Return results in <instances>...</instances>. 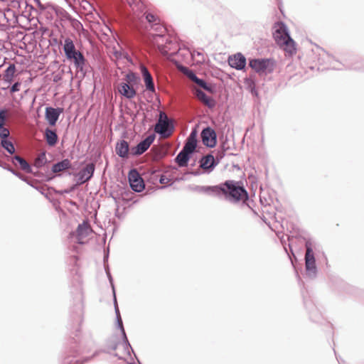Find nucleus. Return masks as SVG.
I'll use <instances>...</instances> for the list:
<instances>
[{
    "label": "nucleus",
    "mask_w": 364,
    "mask_h": 364,
    "mask_svg": "<svg viewBox=\"0 0 364 364\" xmlns=\"http://www.w3.org/2000/svg\"><path fill=\"white\" fill-rule=\"evenodd\" d=\"M252 217L256 220L261 219L272 231H276L279 222L276 218V213L271 206L264 205L262 210V215H259L258 213L252 207Z\"/></svg>",
    "instance_id": "nucleus-3"
},
{
    "label": "nucleus",
    "mask_w": 364,
    "mask_h": 364,
    "mask_svg": "<svg viewBox=\"0 0 364 364\" xmlns=\"http://www.w3.org/2000/svg\"><path fill=\"white\" fill-rule=\"evenodd\" d=\"M272 36L277 44L284 43L290 37L287 26L283 21H276L272 26Z\"/></svg>",
    "instance_id": "nucleus-7"
},
{
    "label": "nucleus",
    "mask_w": 364,
    "mask_h": 364,
    "mask_svg": "<svg viewBox=\"0 0 364 364\" xmlns=\"http://www.w3.org/2000/svg\"><path fill=\"white\" fill-rule=\"evenodd\" d=\"M196 95L199 100L208 107H213L215 105L213 100L200 90H196Z\"/></svg>",
    "instance_id": "nucleus-29"
},
{
    "label": "nucleus",
    "mask_w": 364,
    "mask_h": 364,
    "mask_svg": "<svg viewBox=\"0 0 364 364\" xmlns=\"http://www.w3.org/2000/svg\"><path fill=\"white\" fill-rule=\"evenodd\" d=\"M143 17H144L150 24H151V28L156 32L155 35L159 38H163V36L166 33V29L164 26L156 22L158 20L157 17L150 13H144Z\"/></svg>",
    "instance_id": "nucleus-11"
},
{
    "label": "nucleus",
    "mask_w": 364,
    "mask_h": 364,
    "mask_svg": "<svg viewBox=\"0 0 364 364\" xmlns=\"http://www.w3.org/2000/svg\"><path fill=\"white\" fill-rule=\"evenodd\" d=\"M128 178L130 186L134 191L141 192L144 190V181L136 170H131L129 173Z\"/></svg>",
    "instance_id": "nucleus-10"
},
{
    "label": "nucleus",
    "mask_w": 364,
    "mask_h": 364,
    "mask_svg": "<svg viewBox=\"0 0 364 364\" xmlns=\"http://www.w3.org/2000/svg\"><path fill=\"white\" fill-rule=\"evenodd\" d=\"M129 77H130V75H126V77H127V80L129 79Z\"/></svg>",
    "instance_id": "nucleus-50"
},
{
    "label": "nucleus",
    "mask_w": 364,
    "mask_h": 364,
    "mask_svg": "<svg viewBox=\"0 0 364 364\" xmlns=\"http://www.w3.org/2000/svg\"><path fill=\"white\" fill-rule=\"evenodd\" d=\"M63 112L62 108H53L48 107L46 108V119L51 126L55 125L59 116Z\"/></svg>",
    "instance_id": "nucleus-17"
},
{
    "label": "nucleus",
    "mask_w": 364,
    "mask_h": 364,
    "mask_svg": "<svg viewBox=\"0 0 364 364\" xmlns=\"http://www.w3.org/2000/svg\"><path fill=\"white\" fill-rule=\"evenodd\" d=\"M6 111L5 109L0 110V128H2L4 125V122L6 119Z\"/></svg>",
    "instance_id": "nucleus-41"
},
{
    "label": "nucleus",
    "mask_w": 364,
    "mask_h": 364,
    "mask_svg": "<svg viewBox=\"0 0 364 364\" xmlns=\"http://www.w3.org/2000/svg\"><path fill=\"white\" fill-rule=\"evenodd\" d=\"M116 152L119 156L122 158H127L129 153V144L125 140H122L116 145Z\"/></svg>",
    "instance_id": "nucleus-25"
},
{
    "label": "nucleus",
    "mask_w": 364,
    "mask_h": 364,
    "mask_svg": "<svg viewBox=\"0 0 364 364\" xmlns=\"http://www.w3.org/2000/svg\"><path fill=\"white\" fill-rule=\"evenodd\" d=\"M92 230L87 222H83L80 224L76 231V238L77 242L80 244H84L85 242V239L91 233Z\"/></svg>",
    "instance_id": "nucleus-16"
},
{
    "label": "nucleus",
    "mask_w": 364,
    "mask_h": 364,
    "mask_svg": "<svg viewBox=\"0 0 364 364\" xmlns=\"http://www.w3.org/2000/svg\"><path fill=\"white\" fill-rule=\"evenodd\" d=\"M220 191H217V196L223 195L230 201L237 202L240 200L247 199L248 193L240 181L232 180L226 181L218 186Z\"/></svg>",
    "instance_id": "nucleus-1"
},
{
    "label": "nucleus",
    "mask_w": 364,
    "mask_h": 364,
    "mask_svg": "<svg viewBox=\"0 0 364 364\" xmlns=\"http://www.w3.org/2000/svg\"><path fill=\"white\" fill-rule=\"evenodd\" d=\"M117 90L120 95L127 99H132L136 95L135 89L129 85L128 82L119 83L117 86Z\"/></svg>",
    "instance_id": "nucleus-20"
},
{
    "label": "nucleus",
    "mask_w": 364,
    "mask_h": 364,
    "mask_svg": "<svg viewBox=\"0 0 364 364\" xmlns=\"http://www.w3.org/2000/svg\"><path fill=\"white\" fill-rule=\"evenodd\" d=\"M255 182H256V178L253 176V174L252 173V181H251V183H252V197L253 196H255V193L253 192V189H254V186H255Z\"/></svg>",
    "instance_id": "nucleus-44"
},
{
    "label": "nucleus",
    "mask_w": 364,
    "mask_h": 364,
    "mask_svg": "<svg viewBox=\"0 0 364 364\" xmlns=\"http://www.w3.org/2000/svg\"><path fill=\"white\" fill-rule=\"evenodd\" d=\"M228 64L236 70H242L246 65V58L238 53L229 57Z\"/></svg>",
    "instance_id": "nucleus-18"
},
{
    "label": "nucleus",
    "mask_w": 364,
    "mask_h": 364,
    "mask_svg": "<svg viewBox=\"0 0 364 364\" xmlns=\"http://www.w3.org/2000/svg\"><path fill=\"white\" fill-rule=\"evenodd\" d=\"M318 56V63L326 65V69L342 70L344 66L334 56L323 49H320Z\"/></svg>",
    "instance_id": "nucleus-6"
},
{
    "label": "nucleus",
    "mask_w": 364,
    "mask_h": 364,
    "mask_svg": "<svg viewBox=\"0 0 364 364\" xmlns=\"http://www.w3.org/2000/svg\"><path fill=\"white\" fill-rule=\"evenodd\" d=\"M183 73L187 75V77L191 80L193 82H196V81L198 80V77L191 70H188V68H183Z\"/></svg>",
    "instance_id": "nucleus-39"
},
{
    "label": "nucleus",
    "mask_w": 364,
    "mask_h": 364,
    "mask_svg": "<svg viewBox=\"0 0 364 364\" xmlns=\"http://www.w3.org/2000/svg\"><path fill=\"white\" fill-rule=\"evenodd\" d=\"M141 72L146 90L152 93H155L154 80L150 72L144 65L141 66Z\"/></svg>",
    "instance_id": "nucleus-19"
},
{
    "label": "nucleus",
    "mask_w": 364,
    "mask_h": 364,
    "mask_svg": "<svg viewBox=\"0 0 364 364\" xmlns=\"http://www.w3.org/2000/svg\"><path fill=\"white\" fill-rule=\"evenodd\" d=\"M15 73L16 65L13 63L10 64L4 71L3 75V80L7 84H11L13 81Z\"/></svg>",
    "instance_id": "nucleus-27"
},
{
    "label": "nucleus",
    "mask_w": 364,
    "mask_h": 364,
    "mask_svg": "<svg viewBox=\"0 0 364 364\" xmlns=\"http://www.w3.org/2000/svg\"><path fill=\"white\" fill-rule=\"evenodd\" d=\"M306 253L304 257L306 274L310 278H315L317 274L316 259L313 251V242L308 240L305 242Z\"/></svg>",
    "instance_id": "nucleus-5"
},
{
    "label": "nucleus",
    "mask_w": 364,
    "mask_h": 364,
    "mask_svg": "<svg viewBox=\"0 0 364 364\" xmlns=\"http://www.w3.org/2000/svg\"><path fill=\"white\" fill-rule=\"evenodd\" d=\"M284 41H285L284 43H279V46H284V50L288 53L290 55H292L296 53V47H295V42L291 38V37H289L288 38H287L286 40H284Z\"/></svg>",
    "instance_id": "nucleus-28"
},
{
    "label": "nucleus",
    "mask_w": 364,
    "mask_h": 364,
    "mask_svg": "<svg viewBox=\"0 0 364 364\" xmlns=\"http://www.w3.org/2000/svg\"><path fill=\"white\" fill-rule=\"evenodd\" d=\"M186 51L190 55V59H192L196 61V63H202L205 61V57L203 53L200 51H191L190 50H184Z\"/></svg>",
    "instance_id": "nucleus-32"
},
{
    "label": "nucleus",
    "mask_w": 364,
    "mask_h": 364,
    "mask_svg": "<svg viewBox=\"0 0 364 364\" xmlns=\"http://www.w3.org/2000/svg\"><path fill=\"white\" fill-rule=\"evenodd\" d=\"M155 132L161 134L163 137H168L171 135L173 132V126L169 122L167 116L161 112L158 122L155 125Z\"/></svg>",
    "instance_id": "nucleus-8"
},
{
    "label": "nucleus",
    "mask_w": 364,
    "mask_h": 364,
    "mask_svg": "<svg viewBox=\"0 0 364 364\" xmlns=\"http://www.w3.org/2000/svg\"><path fill=\"white\" fill-rule=\"evenodd\" d=\"M277 62L274 58H255L252 59V70L259 75H267L274 72Z\"/></svg>",
    "instance_id": "nucleus-4"
},
{
    "label": "nucleus",
    "mask_w": 364,
    "mask_h": 364,
    "mask_svg": "<svg viewBox=\"0 0 364 364\" xmlns=\"http://www.w3.org/2000/svg\"><path fill=\"white\" fill-rule=\"evenodd\" d=\"M130 7L134 12H142L144 10V4L141 0H126Z\"/></svg>",
    "instance_id": "nucleus-35"
},
{
    "label": "nucleus",
    "mask_w": 364,
    "mask_h": 364,
    "mask_svg": "<svg viewBox=\"0 0 364 364\" xmlns=\"http://www.w3.org/2000/svg\"><path fill=\"white\" fill-rule=\"evenodd\" d=\"M0 145L2 146L9 154H13L15 153V146L10 139H1Z\"/></svg>",
    "instance_id": "nucleus-34"
},
{
    "label": "nucleus",
    "mask_w": 364,
    "mask_h": 364,
    "mask_svg": "<svg viewBox=\"0 0 364 364\" xmlns=\"http://www.w3.org/2000/svg\"><path fill=\"white\" fill-rule=\"evenodd\" d=\"M336 360H338L339 364H341V362L340 361V360L338 359V358L336 356Z\"/></svg>",
    "instance_id": "nucleus-51"
},
{
    "label": "nucleus",
    "mask_w": 364,
    "mask_h": 364,
    "mask_svg": "<svg viewBox=\"0 0 364 364\" xmlns=\"http://www.w3.org/2000/svg\"><path fill=\"white\" fill-rule=\"evenodd\" d=\"M161 184H167L169 183L170 180L165 176H161L159 180Z\"/></svg>",
    "instance_id": "nucleus-43"
},
{
    "label": "nucleus",
    "mask_w": 364,
    "mask_h": 364,
    "mask_svg": "<svg viewBox=\"0 0 364 364\" xmlns=\"http://www.w3.org/2000/svg\"><path fill=\"white\" fill-rule=\"evenodd\" d=\"M94 171L95 165L92 163L87 164L85 168L77 173V183L82 184L88 181L92 177Z\"/></svg>",
    "instance_id": "nucleus-14"
},
{
    "label": "nucleus",
    "mask_w": 364,
    "mask_h": 364,
    "mask_svg": "<svg viewBox=\"0 0 364 364\" xmlns=\"http://www.w3.org/2000/svg\"><path fill=\"white\" fill-rule=\"evenodd\" d=\"M169 44H170L169 43H166L165 45H163V44L158 45L159 50L161 54H163L164 55H167V56H171L174 54H177L181 56L187 57V59L190 58V55H188V53L184 50H189L188 48H180L178 50L177 49L171 50V48L169 47Z\"/></svg>",
    "instance_id": "nucleus-12"
},
{
    "label": "nucleus",
    "mask_w": 364,
    "mask_h": 364,
    "mask_svg": "<svg viewBox=\"0 0 364 364\" xmlns=\"http://www.w3.org/2000/svg\"><path fill=\"white\" fill-rule=\"evenodd\" d=\"M12 163L15 165H19L20 168L26 173H31L32 170L29 164L22 157L19 156H14L11 159Z\"/></svg>",
    "instance_id": "nucleus-24"
},
{
    "label": "nucleus",
    "mask_w": 364,
    "mask_h": 364,
    "mask_svg": "<svg viewBox=\"0 0 364 364\" xmlns=\"http://www.w3.org/2000/svg\"><path fill=\"white\" fill-rule=\"evenodd\" d=\"M117 344H114V345L111 346V349L112 350H115L117 349Z\"/></svg>",
    "instance_id": "nucleus-46"
},
{
    "label": "nucleus",
    "mask_w": 364,
    "mask_h": 364,
    "mask_svg": "<svg viewBox=\"0 0 364 364\" xmlns=\"http://www.w3.org/2000/svg\"><path fill=\"white\" fill-rule=\"evenodd\" d=\"M190 153L181 150L176 158V162L180 167L186 166L190 159Z\"/></svg>",
    "instance_id": "nucleus-30"
},
{
    "label": "nucleus",
    "mask_w": 364,
    "mask_h": 364,
    "mask_svg": "<svg viewBox=\"0 0 364 364\" xmlns=\"http://www.w3.org/2000/svg\"><path fill=\"white\" fill-rule=\"evenodd\" d=\"M45 137L47 141V144L49 146H54L57 143L58 141V135L55 131L51 130L50 129H46L45 131Z\"/></svg>",
    "instance_id": "nucleus-31"
},
{
    "label": "nucleus",
    "mask_w": 364,
    "mask_h": 364,
    "mask_svg": "<svg viewBox=\"0 0 364 364\" xmlns=\"http://www.w3.org/2000/svg\"><path fill=\"white\" fill-rule=\"evenodd\" d=\"M71 167V162L69 159H65L62 160L60 162H58L53 165L52 171L55 173L61 172L63 171H65L69 169Z\"/></svg>",
    "instance_id": "nucleus-26"
},
{
    "label": "nucleus",
    "mask_w": 364,
    "mask_h": 364,
    "mask_svg": "<svg viewBox=\"0 0 364 364\" xmlns=\"http://www.w3.org/2000/svg\"><path fill=\"white\" fill-rule=\"evenodd\" d=\"M82 2H85L90 8H92V6L89 4V2L86 0H82Z\"/></svg>",
    "instance_id": "nucleus-47"
},
{
    "label": "nucleus",
    "mask_w": 364,
    "mask_h": 364,
    "mask_svg": "<svg viewBox=\"0 0 364 364\" xmlns=\"http://www.w3.org/2000/svg\"><path fill=\"white\" fill-rule=\"evenodd\" d=\"M75 23H76L77 25H80V26H82V25H81V23H80V21H76Z\"/></svg>",
    "instance_id": "nucleus-49"
},
{
    "label": "nucleus",
    "mask_w": 364,
    "mask_h": 364,
    "mask_svg": "<svg viewBox=\"0 0 364 364\" xmlns=\"http://www.w3.org/2000/svg\"><path fill=\"white\" fill-rule=\"evenodd\" d=\"M195 191L200 193H205L208 194L217 195V191H220L221 189L215 186H196Z\"/></svg>",
    "instance_id": "nucleus-33"
},
{
    "label": "nucleus",
    "mask_w": 364,
    "mask_h": 364,
    "mask_svg": "<svg viewBox=\"0 0 364 364\" xmlns=\"http://www.w3.org/2000/svg\"><path fill=\"white\" fill-rule=\"evenodd\" d=\"M114 356H115V357H117L119 359H122V356H120V355H119L117 353H115V354H114Z\"/></svg>",
    "instance_id": "nucleus-48"
},
{
    "label": "nucleus",
    "mask_w": 364,
    "mask_h": 364,
    "mask_svg": "<svg viewBox=\"0 0 364 364\" xmlns=\"http://www.w3.org/2000/svg\"><path fill=\"white\" fill-rule=\"evenodd\" d=\"M195 83H196L199 87L203 88L204 90L208 91V92L213 91L212 87L210 85H208L207 82L205 80H203V79H200L198 77Z\"/></svg>",
    "instance_id": "nucleus-37"
},
{
    "label": "nucleus",
    "mask_w": 364,
    "mask_h": 364,
    "mask_svg": "<svg viewBox=\"0 0 364 364\" xmlns=\"http://www.w3.org/2000/svg\"><path fill=\"white\" fill-rule=\"evenodd\" d=\"M108 277H109L110 282H112V277H111V276H110V274L109 273H108ZM111 284H112V283H111ZM112 288H114L113 284H112ZM113 292H114V310H115V314H116L117 325H118V327L121 329V331H122V336H123V340H124V350H125L126 353L129 355H130V350L132 352H133V350L132 348L131 345L129 343V341H128L127 337L126 336V333L124 331V328L123 327L122 320V318H121V316H120V313H119V308H118V305H117V299H116V296H115V292H114V289H113Z\"/></svg>",
    "instance_id": "nucleus-9"
},
{
    "label": "nucleus",
    "mask_w": 364,
    "mask_h": 364,
    "mask_svg": "<svg viewBox=\"0 0 364 364\" xmlns=\"http://www.w3.org/2000/svg\"><path fill=\"white\" fill-rule=\"evenodd\" d=\"M20 86H21V82H15L11 87V90H10V92L11 93H14V92H18L20 90Z\"/></svg>",
    "instance_id": "nucleus-42"
},
{
    "label": "nucleus",
    "mask_w": 364,
    "mask_h": 364,
    "mask_svg": "<svg viewBox=\"0 0 364 364\" xmlns=\"http://www.w3.org/2000/svg\"><path fill=\"white\" fill-rule=\"evenodd\" d=\"M304 303L305 307L309 311L310 318L314 322H318L320 321V318H321V314L319 312L317 307L309 299H304Z\"/></svg>",
    "instance_id": "nucleus-21"
},
{
    "label": "nucleus",
    "mask_w": 364,
    "mask_h": 364,
    "mask_svg": "<svg viewBox=\"0 0 364 364\" xmlns=\"http://www.w3.org/2000/svg\"><path fill=\"white\" fill-rule=\"evenodd\" d=\"M251 92H252V96H253V95L257 96V92L255 90V85H254V82H253L252 80V90H251Z\"/></svg>",
    "instance_id": "nucleus-45"
},
{
    "label": "nucleus",
    "mask_w": 364,
    "mask_h": 364,
    "mask_svg": "<svg viewBox=\"0 0 364 364\" xmlns=\"http://www.w3.org/2000/svg\"><path fill=\"white\" fill-rule=\"evenodd\" d=\"M200 166L207 172H210L213 169V168L216 166V163L215 161V159L213 155L208 154L203 156L200 159Z\"/></svg>",
    "instance_id": "nucleus-22"
},
{
    "label": "nucleus",
    "mask_w": 364,
    "mask_h": 364,
    "mask_svg": "<svg viewBox=\"0 0 364 364\" xmlns=\"http://www.w3.org/2000/svg\"><path fill=\"white\" fill-rule=\"evenodd\" d=\"M46 162V157L44 153H42L34 161V166L37 168L42 167Z\"/></svg>",
    "instance_id": "nucleus-36"
},
{
    "label": "nucleus",
    "mask_w": 364,
    "mask_h": 364,
    "mask_svg": "<svg viewBox=\"0 0 364 364\" xmlns=\"http://www.w3.org/2000/svg\"><path fill=\"white\" fill-rule=\"evenodd\" d=\"M197 145L196 132L193 131L188 137L186 144L182 149L184 151H187L191 154L195 151Z\"/></svg>",
    "instance_id": "nucleus-23"
},
{
    "label": "nucleus",
    "mask_w": 364,
    "mask_h": 364,
    "mask_svg": "<svg viewBox=\"0 0 364 364\" xmlns=\"http://www.w3.org/2000/svg\"><path fill=\"white\" fill-rule=\"evenodd\" d=\"M0 166L3 167L4 168L8 170L9 171L11 172L13 174H14L15 176H18L19 178L22 179V180H25L24 178L23 177L22 174L16 171L14 169H13L12 168H11L9 165H7L5 163H2L0 161Z\"/></svg>",
    "instance_id": "nucleus-38"
},
{
    "label": "nucleus",
    "mask_w": 364,
    "mask_h": 364,
    "mask_svg": "<svg viewBox=\"0 0 364 364\" xmlns=\"http://www.w3.org/2000/svg\"><path fill=\"white\" fill-rule=\"evenodd\" d=\"M203 144L209 147H213L216 144L215 132L210 127L204 129L201 132Z\"/></svg>",
    "instance_id": "nucleus-15"
},
{
    "label": "nucleus",
    "mask_w": 364,
    "mask_h": 364,
    "mask_svg": "<svg viewBox=\"0 0 364 364\" xmlns=\"http://www.w3.org/2000/svg\"><path fill=\"white\" fill-rule=\"evenodd\" d=\"M63 51L66 58L72 61L77 72L85 74L84 70L86 60L83 54L75 48L73 41L70 38H65L63 43Z\"/></svg>",
    "instance_id": "nucleus-2"
},
{
    "label": "nucleus",
    "mask_w": 364,
    "mask_h": 364,
    "mask_svg": "<svg viewBox=\"0 0 364 364\" xmlns=\"http://www.w3.org/2000/svg\"><path fill=\"white\" fill-rule=\"evenodd\" d=\"M154 140V136L150 135L139 142L136 146L131 149V154L134 156H139L144 153L151 146Z\"/></svg>",
    "instance_id": "nucleus-13"
},
{
    "label": "nucleus",
    "mask_w": 364,
    "mask_h": 364,
    "mask_svg": "<svg viewBox=\"0 0 364 364\" xmlns=\"http://www.w3.org/2000/svg\"><path fill=\"white\" fill-rule=\"evenodd\" d=\"M9 135H10V132L7 128H6L4 127H2V128H0V139H1H1H8Z\"/></svg>",
    "instance_id": "nucleus-40"
}]
</instances>
